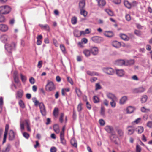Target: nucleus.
Instances as JSON below:
<instances>
[{
	"mask_svg": "<svg viewBox=\"0 0 152 152\" xmlns=\"http://www.w3.org/2000/svg\"><path fill=\"white\" fill-rule=\"evenodd\" d=\"M125 18L126 20L128 21H130L131 19V17L130 15L128 14H127L126 15Z\"/></svg>",
	"mask_w": 152,
	"mask_h": 152,
	"instance_id": "obj_58",
	"label": "nucleus"
},
{
	"mask_svg": "<svg viewBox=\"0 0 152 152\" xmlns=\"http://www.w3.org/2000/svg\"><path fill=\"white\" fill-rule=\"evenodd\" d=\"M59 110L58 108L55 107L53 112V115L55 118H57L58 116Z\"/></svg>",
	"mask_w": 152,
	"mask_h": 152,
	"instance_id": "obj_20",
	"label": "nucleus"
},
{
	"mask_svg": "<svg viewBox=\"0 0 152 152\" xmlns=\"http://www.w3.org/2000/svg\"><path fill=\"white\" fill-rule=\"evenodd\" d=\"M106 96L107 97L112 100H118V98L117 97L115 96V95L113 93H107L106 94Z\"/></svg>",
	"mask_w": 152,
	"mask_h": 152,
	"instance_id": "obj_9",
	"label": "nucleus"
},
{
	"mask_svg": "<svg viewBox=\"0 0 152 152\" xmlns=\"http://www.w3.org/2000/svg\"><path fill=\"white\" fill-rule=\"evenodd\" d=\"M83 53L86 57H88L90 56L91 51L88 49L84 50L83 52Z\"/></svg>",
	"mask_w": 152,
	"mask_h": 152,
	"instance_id": "obj_29",
	"label": "nucleus"
},
{
	"mask_svg": "<svg viewBox=\"0 0 152 152\" xmlns=\"http://www.w3.org/2000/svg\"><path fill=\"white\" fill-rule=\"evenodd\" d=\"M82 104L81 103H80L77 105V110L79 112H80L82 110Z\"/></svg>",
	"mask_w": 152,
	"mask_h": 152,
	"instance_id": "obj_47",
	"label": "nucleus"
},
{
	"mask_svg": "<svg viewBox=\"0 0 152 152\" xmlns=\"http://www.w3.org/2000/svg\"><path fill=\"white\" fill-rule=\"evenodd\" d=\"M93 100L94 103H97L99 102V98L96 96H94Z\"/></svg>",
	"mask_w": 152,
	"mask_h": 152,
	"instance_id": "obj_49",
	"label": "nucleus"
},
{
	"mask_svg": "<svg viewBox=\"0 0 152 152\" xmlns=\"http://www.w3.org/2000/svg\"><path fill=\"white\" fill-rule=\"evenodd\" d=\"M147 99V96L146 95L143 96L141 98V101L142 103L145 102Z\"/></svg>",
	"mask_w": 152,
	"mask_h": 152,
	"instance_id": "obj_43",
	"label": "nucleus"
},
{
	"mask_svg": "<svg viewBox=\"0 0 152 152\" xmlns=\"http://www.w3.org/2000/svg\"><path fill=\"white\" fill-rule=\"evenodd\" d=\"M104 129L108 133H110L111 134L115 132L113 127L111 126L108 125L106 126Z\"/></svg>",
	"mask_w": 152,
	"mask_h": 152,
	"instance_id": "obj_11",
	"label": "nucleus"
},
{
	"mask_svg": "<svg viewBox=\"0 0 152 152\" xmlns=\"http://www.w3.org/2000/svg\"><path fill=\"white\" fill-rule=\"evenodd\" d=\"M67 79L71 85L73 84V82L72 79L69 77H67Z\"/></svg>",
	"mask_w": 152,
	"mask_h": 152,
	"instance_id": "obj_61",
	"label": "nucleus"
},
{
	"mask_svg": "<svg viewBox=\"0 0 152 152\" xmlns=\"http://www.w3.org/2000/svg\"><path fill=\"white\" fill-rule=\"evenodd\" d=\"M117 101V100H112L110 102V104L112 107H115L116 106V102Z\"/></svg>",
	"mask_w": 152,
	"mask_h": 152,
	"instance_id": "obj_38",
	"label": "nucleus"
},
{
	"mask_svg": "<svg viewBox=\"0 0 152 152\" xmlns=\"http://www.w3.org/2000/svg\"><path fill=\"white\" fill-rule=\"evenodd\" d=\"M105 11L110 15L111 16H113V12L110 9H106L105 10Z\"/></svg>",
	"mask_w": 152,
	"mask_h": 152,
	"instance_id": "obj_44",
	"label": "nucleus"
},
{
	"mask_svg": "<svg viewBox=\"0 0 152 152\" xmlns=\"http://www.w3.org/2000/svg\"><path fill=\"white\" fill-rule=\"evenodd\" d=\"M23 135L24 137L27 139H28L30 136L29 134L26 132L23 133Z\"/></svg>",
	"mask_w": 152,
	"mask_h": 152,
	"instance_id": "obj_53",
	"label": "nucleus"
},
{
	"mask_svg": "<svg viewBox=\"0 0 152 152\" xmlns=\"http://www.w3.org/2000/svg\"><path fill=\"white\" fill-rule=\"evenodd\" d=\"M25 122L27 131L28 132H31V129L30 126V123L29 121L28 120H26Z\"/></svg>",
	"mask_w": 152,
	"mask_h": 152,
	"instance_id": "obj_33",
	"label": "nucleus"
},
{
	"mask_svg": "<svg viewBox=\"0 0 152 152\" xmlns=\"http://www.w3.org/2000/svg\"><path fill=\"white\" fill-rule=\"evenodd\" d=\"M103 72L107 74L113 75L114 73L113 69L110 67H105L103 69Z\"/></svg>",
	"mask_w": 152,
	"mask_h": 152,
	"instance_id": "obj_4",
	"label": "nucleus"
},
{
	"mask_svg": "<svg viewBox=\"0 0 152 152\" xmlns=\"http://www.w3.org/2000/svg\"><path fill=\"white\" fill-rule=\"evenodd\" d=\"M39 106L41 113L43 116H45L46 114V111L44 104L42 102L39 104Z\"/></svg>",
	"mask_w": 152,
	"mask_h": 152,
	"instance_id": "obj_5",
	"label": "nucleus"
},
{
	"mask_svg": "<svg viewBox=\"0 0 152 152\" xmlns=\"http://www.w3.org/2000/svg\"><path fill=\"white\" fill-rule=\"evenodd\" d=\"M23 94V91L21 90H19L17 91L16 93V98L18 97L19 98H21L22 97Z\"/></svg>",
	"mask_w": 152,
	"mask_h": 152,
	"instance_id": "obj_23",
	"label": "nucleus"
},
{
	"mask_svg": "<svg viewBox=\"0 0 152 152\" xmlns=\"http://www.w3.org/2000/svg\"><path fill=\"white\" fill-rule=\"evenodd\" d=\"M77 22V18L75 16L73 17L71 19V23L73 24H75Z\"/></svg>",
	"mask_w": 152,
	"mask_h": 152,
	"instance_id": "obj_41",
	"label": "nucleus"
},
{
	"mask_svg": "<svg viewBox=\"0 0 152 152\" xmlns=\"http://www.w3.org/2000/svg\"><path fill=\"white\" fill-rule=\"evenodd\" d=\"M126 130L128 134L129 135L133 134L135 130L134 127L132 126H129L127 127Z\"/></svg>",
	"mask_w": 152,
	"mask_h": 152,
	"instance_id": "obj_10",
	"label": "nucleus"
},
{
	"mask_svg": "<svg viewBox=\"0 0 152 152\" xmlns=\"http://www.w3.org/2000/svg\"><path fill=\"white\" fill-rule=\"evenodd\" d=\"M80 14L83 15L84 17H86V16L87 15V12L85 10H84V9H82L81 10H80Z\"/></svg>",
	"mask_w": 152,
	"mask_h": 152,
	"instance_id": "obj_39",
	"label": "nucleus"
},
{
	"mask_svg": "<svg viewBox=\"0 0 152 152\" xmlns=\"http://www.w3.org/2000/svg\"><path fill=\"white\" fill-rule=\"evenodd\" d=\"M71 143L72 145L74 147L77 148V143L76 140L74 138H72L71 140Z\"/></svg>",
	"mask_w": 152,
	"mask_h": 152,
	"instance_id": "obj_30",
	"label": "nucleus"
},
{
	"mask_svg": "<svg viewBox=\"0 0 152 152\" xmlns=\"http://www.w3.org/2000/svg\"><path fill=\"white\" fill-rule=\"evenodd\" d=\"M19 104L20 107L22 108H25V104L22 100H20L19 102Z\"/></svg>",
	"mask_w": 152,
	"mask_h": 152,
	"instance_id": "obj_45",
	"label": "nucleus"
},
{
	"mask_svg": "<svg viewBox=\"0 0 152 152\" xmlns=\"http://www.w3.org/2000/svg\"><path fill=\"white\" fill-rule=\"evenodd\" d=\"M145 89L142 87L135 88L132 90V92L134 93H141L144 92Z\"/></svg>",
	"mask_w": 152,
	"mask_h": 152,
	"instance_id": "obj_8",
	"label": "nucleus"
},
{
	"mask_svg": "<svg viewBox=\"0 0 152 152\" xmlns=\"http://www.w3.org/2000/svg\"><path fill=\"white\" fill-rule=\"evenodd\" d=\"M57 151L56 148L55 147H52L50 149V152H56Z\"/></svg>",
	"mask_w": 152,
	"mask_h": 152,
	"instance_id": "obj_63",
	"label": "nucleus"
},
{
	"mask_svg": "<svg viewBox=\"0 0 152 152\" xmlns=\"http://www.w3.org/2000/svg\"><path fill=\"white\" fill-rule=\"evenodd\" d=\"M87 74L91 76H93L94 75H96V76H98L99 75V74L96 72H91L89 71H87Z\"/></svg>",
	"mask_w": 152,
	"mask_h": 152,
	"instance_id": "obj_32",
	"label": "nucleus"
},
{
	"mask_svg": "<svg viewBox=\"0 0 152 152\" xmlns=\"http://www.w3.org/2000/svg\"><path fill=\"white\" fill-rule=\"evenodd\" d=\"M101 88V87L99 83H96L95 85V90H97Z\"/></svg>",
	"mask_w": 152,
	"mask_h": 152,
	"instance_id": "obj_54",
	"label": "nucleus"
},
{
	"mask_svg": "<svg viewBox=\"0 0 152 152\" xmlns=\"http://www.w3.org/2000/svg\"><path fill=\"white\" fill-rule=\"evenodd\" d=\"M53 130L56 133H59V129L58 126L57 124L54 125L53 126Z\"/></svg>",
	"mask_w": 152,
	"mask_h": 152,
	"instance_id": "obj_35",
	"label": "nucleus"
},
{
	"mask_svg": "<svg viewBox=\"0 0 152 152\" xmlns=\"http://www.w3.org/2000/svg\"><path fill=\"white\" fill-rule=\"evenodd\" d=\"M11 146L10 144H8L5 148L2 150L1 152H9L11 149Z\"/></svg>",
	"mask_w": 152,
	"mask_h": 152,
	"instance_id": "obj_21",
	"label": "nucleus"
},
{
	"mask_svg": "<svg viewBox=\"0 0 152 152\" xmlns=\"http://www.w3.org/2000/svg\"><path fill=\"white\" fill-rule=\"evenodd\" d=\"M105 109L104 107H101V109L100 114L104 116L105 114Z\"/></svg>",
	"mask_w": 152,
	"mask_h": 152,
	"instance_id": "obj_52",
	"label": "nucleus"
},
{
	"mask_svg": "<svg viewBox=\"0 0 152 152\" xmlns=\"http://www.w3.org/2000/svg\"><path fill=\"white\" fill-rule=\"evenodd\" d=\"M64 116V114L63 113H61L59 117V121L61 123L63 122V118Z\"/></svg>",
	"mask_w": 152,
	"mask_h": 152,
	"instance_id": "obj_57",
	"label": "nucleus"
},
{
	"mask_svg": "<svg viewBox=\"0 0 152 152\" xmlns=\"http://www.w3.org/2000/svg\"><path fill=\"white\" fill-rule=\"evenodd\" d=\"M15 138V133L12 130H10L9 133V139L10 141L13 140Z\"/></svg>",
	"mask_w": 152,
	"mask_h": 152,
	"instance_id": "obj_12",
	"label": "nucleus"
},
{
	"mask_svg": "<svg viewBox=\"0 0 152 152\" xmlns=\"http://www.w3.org/2000/svg\"><path fill=\"white\" fill-rule=\"evenodd\" d=\"M14 80L15 82L17 83H18L19 82L18 76L17 74L15 75L14 77Z\"/></svg>",
	"mask_w": 152,
	"mask_h": 152,
	"instance_id": "obj_48",
	"label": "nucleus"
},
{
	"mask_svg": "<svg viewBox=\"0 0 152 152\" xmlns=\"http://www.w3.org/2000/svg\"><path fill=\"white\" fill-rule=\"evenodd\" d=\"M91 40L95 43H99L103 41V39L101 37L96 36L92 37Z\"/></svg>",
	"mask_w": 152,
	"mask_h": 152,
	"instance_id": "obj_6",
	"label": "nucleus"
},
{
	"mask_svg": "<svg viewBox=\"0 0 152 152\" xmlns=\"http://www.w3.org/2000/svg\"><path fill=\"white\" fill-rule=\"evenodd\" d=\"M75 91L78 97H80L82 94V92L80 89L79 88H75Z\"/></svg>",
	"mask_w": 152,
	"mask_h": 152,
	"instance_id": "obj_40",
	"label": "nucleus"
},
{
	"mask_svg": "<svg viewBox=\"0 0 152 152\" xmlns=\"http://www.w3.org/2000/svg\"><path fill=\"white\" fill-rule=\"evenodd\" d=\"M98 2L99 6L101 7L104 6L106 4V2L104 0H96Z\"/></svg>",
	"mask_w": 152,
	"mask_h": 152,
	"instance_id": "obj_27",
	"label": "nucleus"
},
{
	"mask_svg": "<svg viewBox=\"0 0 152 152\" xmlns=\"http://www.w3.org/2000/svg\"><path fill=\"white\" fill-rule=\"evenodd\" d=\"M141 148L138 145H137L136 147V152H141Z\"/></svg>",
	"mask_w": 152,
	"mask_h": 152,
	"instance_id": "obj_60",
	"label": "nucleus"
},
{
	"mask_svg": "<svg viewBox=\"0 0 152 152\" xmlns=\"http://www.w3.org/2000/svg\"><path fill=\"white\" fill-rule=\"evenodd\" d=\"M45 88L47 91H51L55 89V87L52 81H48L46 86Z\"/></svg>",
	"mask_w": 152,
	"mask_h": 152,
	"instance_id": "obj_3",
	"label": "nucleus"
},
{
	"mask_svg": "<svg viewBox=\"0 0 152 152\" xmlns=\"http://www.w3.org/2000/svg\"><path fill=\"white\" fill-rule=\"evenodd\" d=\"M147 126L149 128H151L152 127V121H149L147 124Z\"/></svg>",
	"mask_w": 152,
	"mask_h": 152,
	"instance_id": "obj_64",
	"label": "nucleus"
},
{
	"mask_svg": "<svg viewBox=\"0 0 152 152\" xmlns=\"http://www.w3.org/2000/svg\"><path fill=\"white\" fill-rule=\"evenodd\" d=\"M5 21V18L4 16L0 14V22H4Z\"/></svg>",
	"mask_w": 152,
	"mask_h": 152,
	"instance_id": "obj_55",
	"label": "nucleus"
},
{
	"mask_svg": "<svg viewBox=\"0 0 152 152\" xmlns=\"http://www.w3.org/2000/svg\"><path fill=\"white\" fill-rule=\"evenodd\" d=\"M118 135L120 136H123L124 134L123 131L121 129H118L117 130Z\"/></svg>",
	"mask_w": 152,
	"mask_h": 152,
	"instance_id": "obj_51",
	"label": "nucleus"
},
{
	"mask_svg": "<svg viewBox=\"0 0 152 152\" xmlns=\"http://www.w3.org/2000/svg\"><path fill=\"white\" fill-rule=\"evenodd\" d=\"M86 4L85 0H81L80 1L79 3V7L80 10L84 9Z\"/></svg>",
	"mask_w": 152,
	"mask_h": 152,
	"instance_id": "obj_14",
	"label": "nucleus"
},
{
	"mask_svg": "<svg viewBox=\"0 0 152 152\" xmlns=\"http://www.w3.org/2000/svg\"><path fill=\"white\" fill-rule=\"evenodd\" d=\"M120 37L123 40L125 41H128L129 39L126 35L124 34H120Z\"/></svg>",
	"mask_w": 152,
	"mask_h": 152,
	"instance_id": "obj_24",
	"label": "nucleus"
},
{
	"mask_svg": "<svg viewBox=\"0 0 152 152\" xmlns=\"http://www.w3.org/2000/svg\"><path fill=\"white\" fill-rule=\"evenodd\" d=\"M21 78L23 82H25L26 80V77L23 76L22 74H20Z\"/></svg>",
	"mask_w": 152,
	"mask_h": 152,
	"instance_id": "obj_59",
	"label": "nucleus"
},
{
	"mask_svg": "<svg viewBox=\"0 0 152 152\" xmlns=\"http://www.w3.org/2000/svg\"><path fill=\"white\" fill-rule=\"evenodd\" d=\"M91 51L93 55H97L98 53V50L97 47H94L91 48Z\"/></svg>",
	"mask_w": 152,
	"mask_h": 152,
	"instance_id": "obj_17",
	"label": "nucleus"
},
{
	"mask_svg": "<svg viewBox=\"0 0 152 152\" xmlns=\"http://www.w3.org/2000/svg\"><path fill=\"white\" fill-rule=\"evenodd\" d=\"M29 82L32 84H33L35 83V80L34 78L33 77H31L29 79Z\"/></svg>",
	"mask_w": 152,
	"mask_h": 152,
	"instance_id": "obj_62",
	"label": "nucleus"
},
{
	"mask_svg": "<svg viewBox=\"0 0 152 152\" xmlns=\"http://www.w3.org/2000/svg\"><path fill=\"white\" fill-rule=\"evenodd\" d=\"M79 32V31H75L74 32V34L75 36L76 37H79L81 35H84L85 34H86L85 31H80L79 34L78 35H76V33Z\"/></svg>",
	"mask_w": 152,
	"mask_h": 152,
	"instance_id": "obj_28",
	"label": "nucleus"
},
{
	"mask_svg": "<svg viewBox=\"0 0 152 152\" xmlns=\"http://www.w3.org/2000/svg\"><path fill=\"white\" fill-rule=\"evenodd\" d=\"M61 142L64 145H65L66 144V141L64 138V137H60Z\"/></svg>",
	"mask_w": 152,
	"mask_h": 152,
	"instance_id": "obj_50",
	"label": "nucleus"
},
{
	"mask_svg": "<svg viewBox=\"0 0 152 152\" xmlns=\"http://www.w3.org/2000/svg\"><path fill=\"white\" fill-rule=\"evenodd\" d=\"M141 118H138L137 119H136L135 121H133L132 122V124L133 125H135L138 124L141 121Z\"/></svg>",
	"mask_w": 152,
	"mask_h": 152,
	"instance_id": "obj_42",
	"label": "nucleus"
},
{
	"mask_svg": "<svg viewBox=\"0 0 152 152\" xmlns=\"http://www.w3.org/2000/svg\"><path fill=\"white\" fill-rule=\"evenodd\" d=\"M110 139L111 141L114 142L115 144H117V140L118 137L115 134V133H113L110 134Z\"/></svg>",
	"mask_w": 152,
	"mask_h": 152,
	"instance_id": "obj_7",
	"label": "nucleus"
},
{
	"mask_svg": "<svg viewBox=\"0 0 152 152\" xmlns=\"http://www.w3.org/2000/svg\"><path fill=\"white\" fill-rule=\"evenodd\" d=\"M127 99V97L126 96L122 97L120 100L119 103L121 104H124Z\"/></svg>",
	"mask_w": 152,
	"mask_h": 152,
	"instance_id": "obj_25",
	"label": "nucleus"
},
{
	"mask_svg": "<svg viewBox=\"0 0 152 152\" xmlns=\"http://www.w3.org/2000/svg\"><path fill=\"white\" fill-rule=\"evenodd\" d=\"M9 128V125L8 124L6 125L5 127V130L4 134L3 143H4L6 141V139L7 138V135Z\"/></svg>",
	"mask_w": 152,
	"mask_h": 152,
	"instance_id": "obj_13",
	"label": "nucleus"
},
{
	"mask_svg": "<svg viewBox=\"0 0 152 152\" xmlns=\"http://www.w3.org/2000/svg\"><path fill=\"white\" fill-rule=\"evenodd\" d=\"M33 102L34 103L35 105V106H37L39 105V104L40 103L36 99V98H34V99L33 100Z\"/></svg>",
	"mask_w": 152,
	"mask_h": 152,
	"instance_id": "obj_56",
	"label": "nucleus"
},
{
	"mask_svg": "<svg viewBox=\"0 0 152 152\" xmlns=\"http://www.w3.org/2000/svg\"><path fill=\"white\" fill-rule=\"evenodd\" d=\"M124 5L126 7L128 8H130L131 7V4L127 1H124Z\"/></svg>",
	"mask_w": 152,
	"mask_h": 152,
	"instance_id": "obj_46",
	"label": "nucleus"
},
{
	"mask_svg": "<svg viewBox=\"0 0 152 152\" xmlns=\"http://www.w3.org/2000/svg\"><path fill=\"white\" fill-rule=\"evenodd\" d=\"M117 75L119 77H122L124 75V72L122 69H116Z\"/></svg>",
	"mask_w": 152,
	"mask_h": 152,
	"instance_id": "obj_18",
	"label": "nucleus"
},
{
	"mask_svg": "<svg viewBox=\"0 0 152 152\" xmlns=\"http://www.w3.org/2000/svg\"><path fill=\"white\" fill-rule=\"evenodd\" d=\"M135 130L138 133L141 134L143 131V128L142 126H139Z\"/></svg>",
	"mask_w": 152,
	"mask_h": 152,
	"instance_id": "obj_31",
	"label": "nucleus"
},
{
	"mask_svg": "<svg viewBox=\"0 0 152 152\" xmlns=\"http://www.w3.org/2000/svg\"><path fill=\"white\" fill-rule=\"evenodd\" d=\"M11 10L10 7L7 5L0 7V13L6 14L9 13Z\"/></svg>",
	"mask_w": 152,
	"mask_h": 152,
	"instance_id": "obj_2",
	"label": "nucleus"
},
{
	"mask_svg": "<svg viewBox=\"0 0 152 152\" xmlns=\"http://www.w3.org/2000/svg\"><path fill=\"white\" fill-rule=\"evenodd\" d=\"M39 25L41 27L45 30L49 31L50 30L49 27L47 24H45V25L40 24Z\"/></svg>",
	"mask_w": 152,
	"mask_h": 152,
	"instance_id": "obj_34",
	"label": "nucleus"
},
{
	"mask_svg": "<svg viewBox=\"0 0 152 152\" xmlns=\"http://www.w3.org/2000/svg\"><path fill=\"white\" fill-rule=\"evenodd\" d=\"M1 40L4 42H5L9 40V38L8 36L6 35H2L0 38Z\"/></svg>",
	"mask_w": 152,
	"mask_h": 152,
	"instance_id": "obj_22",
	"label": "nucleus"
},
{
	"mask_svg": "<svg viewBox=\"0 0 152 152\" xmlns=\"http://www.w3.org/2000/svg\"><path fill=\"white\" fill-rule=\"evenodd\" d=\"M112 45L113 47L116 48H120L121 46L120 42L117 41H114L112 42Z\"/></svg>",
	"mask_w": 152,
	"mask_h": 152,
	"instance_id": "obj_15",
	"label": "nucleus"
},
{
	"mask_svg": "<svg viewBox=\"0 0 152 152\" xmlns=\"http://www.w3.org/2000/svg\"><path fill=\"white\" fill-rule=\"evenodd\" d=\"M8 26L6 25L1 24L0 25V30L3 32H5L7 31Z\"/></svg>",
	"mask_w": 152,
	"mask_h": 152,
	"instance_id": "obj_16",
	"label": "nucleus"
},
{
	"mask_svg": "<svg viewBox=\"0 0 152 152\" xmlns=\"http://www.w3.org/2000/svg\"><path fill=\"white\" fill-rule=\"evenodd\" d=\"M134 61L133 60H127L126 62V66H128L129 65H132L134 64Z\"/></svg>",
	"mask_w": 152,
	"mask_h": 152,
	"instance_id": "obj_37",
	"label": "nucleus"
},
{
	"mask_svg": "<svg viewBox=\"0 0 152 152\" xmlns=\"http://www.w3.org/2000/svg\"><path fill=\"white\" fill-rule=\"evenodd\" d=\"M16 46V43L12 42L11 43H7L5 45V49L8 53H11L12 51L15 50Z\"/></svg>",
	"mask_w": 152,
	"mask_h": 152,
	"instance_id": "obj_1",
	"label": "nucleus"
},
{
	"mask_svg": "<svg viewBox=\"0 0 152 152\" xmlns=\"http://www.w3.org/2000/svg\"><path fill=\"white\" fill-rule=\"evenodd\" d=\"M116 63L119 66L125 65L126 62L123 60H119L116 61Z\"/></svg>",
	"mask_w": 152,
	"mask_h": 152,
	"instance_id": "obj_26",
	"label": "nucleus"
},
{
	"mask_svg": "<svg viewBox=\"0 0 152 152\" xmlns=\"http://www.w3.org/2000/svg\"><path fill=\"white\" fill-rule=\"evenodd\" d=\"M104 35L108 37H111L113 36L114 34L113 32L111 31H106L104 33Z\"/></svg>",
	"mask_w": 152,
	"mask_h": 152,
	"instance_id": "obj_19",
	"label": "nucleus"
},
{
	"mask_svg": "<svg viewBox=\"0 0 152 152\" xmlns=\"http://www.w3.org/2000/svg\"><path fill=\"white\" fill-rule=\"evenodd\" d=\"M134 110V107L132 106H129L127 109V112L128 113H133Z\"/></svg>",
	"mask_w": 152,
	"mask_h": 152,
	"instance_id": "obj_36",
	"label": "nucleus"
}]
</instances>
